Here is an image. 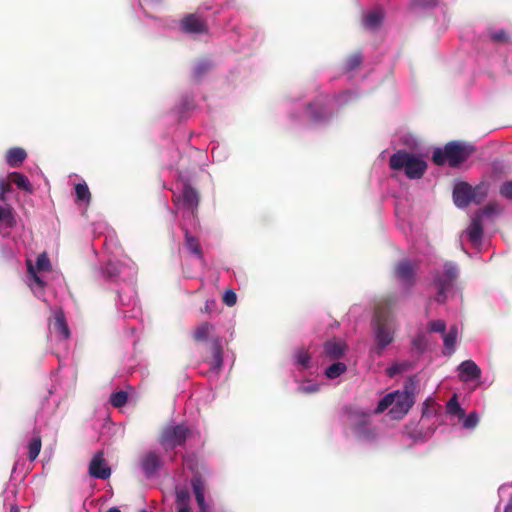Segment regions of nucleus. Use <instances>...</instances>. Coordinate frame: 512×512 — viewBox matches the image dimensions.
<instances>
[{"label": "nucleus", "instance_id": "f257e3e1", "mask_svg": "<svg viewBox=\"0 0 512 512\" xmlns=\"http://www.w3.org/2000/svg\"><path fill=\"white\" fill-rule=\"evenodd\" d=\"M397 298L389 295L379 301L375 307L372 327L375 336V353L381 356L383 350L394 341L396 323L392 309L397 305Z\"/></svg>", "mask_w": 512, "mask_h": 512}, {"label": "nucleus", "instance_id": "f03ea898", "mask_svg": "<svg viewBox=\"0 0 512 512\" xmlns=\"http://www.w3.org/2000/svg\"><path fill=\"white\" fill-rule=\"evenodd\" d=\"M474 152V147L457 141L448 142L444 149L436 148L432 160L436 165L448 162L451 167H459Z\"/></svg>", "mask_w": 512, "mask_h": 512}, {"label": "nucleus", "instance_id": "7ed1b4c3", "mask_svg": "<svg viewBox=\"0 0 512 512\" xmlns=\"http://www.w3.org/2000/svg\"><path fill=\"white\" fill-rule=\"evenodd\" d=\"M389 166L392 170H403L409 179H420L427 169V163L421 157L405 150L392 154Z\"/></svg>", "mask_w": 512, "mask_h": 512}, {"label": "nucleus", "instance_id": "20e7f679", "mask_svg": "<svg viewBox=\"0 0 512 512\" xmlns=\"http://www.w3.org/2000/svg\"><path fill=\"white\" fill-rule=\"evenodd\" d=\"M348 423L359 440L371 442L377 438V429L372 424L370 413L358 409L350 410Z\"/></svg>", "mask_w": 512, "mask_h": 512}, {"label": "nucleus", "instance_id": "39448f33", "mask_svg": "<svg viewBox=\"0 0 512 512\" xmlns=\"http://www.w3.org/2000/svg\"><path fill=\"white\" fill-rule=\"evenodd\" d=\"M190 433V429L184 424L167 425L161 430L158 442L165 451H169L183 446Z\"/></svg>", "mask_w": 512, "mask_h": 512}, {"label": "nucleus", "instance_id": "423d86ee", "mask_svg": "<svg viewBox=\"0 0 512 512\" xmlns=\"http://www.w3.org/2000/svg\"><path fill=\"white\" fill-rule=\"evenodd\" d=\"M414 386V380L410 378L405 385V391H395V402L393 403V407L390 409V413L393 417L400 418L408 413L409 409L414 404V396L412 392Z\"/></svg>", "mask_w": 512, "mask_h": 512}, {"label": "nucleus", "instance_id": "0eeeda50", "mask_svg": "<svg viewBox=\"0 0 512 512\" xmlns=\"http://www.w3.org/2000/svg\"><path fill=\"white\" fill-rule=\"evenodd\" d=\"M458 276V270L452 263H446L444 266V272L441 276L435 278V283L438 287V292L435 300L438 303H444L446 300V291L449 290L454 280Z\"/></svg>", "mask_w": 512, "mask_h": 512}, {"label": "nucleus", "instance_id": "6e6552de", "mask_svg": "<svg viewBox=\"0 0 512 512\" xmlns=\"http://www.w3.org/2000/svg\"><path fill=\"white\" fill-rule=\"evenodd\" d=\"M180 28L187 34H206L208 32L206 20L195 13L186 14L180 21Z\"/></svg>", "mask_w": 512, "mask_h": 512}, {"label": "nucleus", "instance_id": "1a4fd4ad", "mask_svg": "<svg viewBox=\"0 0 512 512\" xmlns=\"http://www.w3.org/2000/svg\"><path fill=\"white\" fill-rule=\"evenodd\" d=\"M415 270L416 266L406 259L395 265L394 275L404 286L410 288L415 284Z\"/></svg>", "mask_w": 512, "mask_h": 512}, {"label": "nucleus", "instance_id": "9d476101", "mask_svg": "<svg viewBox=\"0 0 512 512\" xmlns=\"http://www.w3.org/2000/svg\"><path fill=\"white\" fill-rule=\"evenodd\" d=\"M89 475L96 479H108L111 476V468L106 464L102 451L95 453L89 463Z\"/></svg>", "mask_w": 512, "mask_h": 512}, {"label": "nucleus", "instance_id": "9b49d317", "mask_svg": "<svg viewBox=\"0 0 512 512\" xmlns=\"http://www.w3.org/2000/svg\"><path fill=\"white\" fill-rule=\"evenodd\" d=\"M181 201L183 206L190 210L192 214H195L197 212L199 202H200V195L198 191L191 186L189 183H184L182 192L179 196L173 197V200Z\"/></svg>", "mask_w": 512, "mask_h": 512}, {"label": "nucleus", "instance_id": "f8f14e48", "mask_svg": "<svg viewBox=\"0 0 512 512\" xmlns=\"http://www.w3.org/2000/svg\"><path fill=\"white\" fill-rule=\"evenodd\" d=\"M140 465L145 476L150 478L162 467L163 461L159 453L147 451L142 455Z\"/></svg>", "mask_w": 512, "mask_h": 512}, {"label": "nucleus", "instance_id": "ddd939ff", "mask_svg": "<svg viewBox=\"0 0 512 512\" xmlns=\"http://www.w3.org/2000/svg\"><path fill=\"white\" fill-rule=\"evenodd\" d=\"M472 186L466 182H460L453 189V200L457 207L465 208L470 204Z\"/></svg>", "mask_w": 512, "mask_h": 512}, {"label": "nucleus", "instance_id": "4468645a", "mask_svg": "<svg viewBox=\"0 0 512 512\" xmlns=\"http://www.w3.org/2000/svg\"><path fill=\"white\" fill-rule=\"evenodd\" d=\"M459 379L462 382H469L479 379L481 376V369L472 360H465L458 366Z\"/></svg>", "mask_w": 512, "mask_h": 512}, {"label": "nucleus", "instance_id": "2eb2a0df", "mask_svg": "<svg viewBox=\"0 0 512 512\" xmlns=\"http://www.w3.org/2000/svg\"><path fill=\"white\" fill-rule=\"evenodd\" d=\"M347 346L345 342L340 340H328L324 343V353L330 359H339L341 358Z\"/></svg>", "mask_w": 512, "mask_h": 512}, {"label": "nucleus", "instance_id": "dca6fc26", "mask_svg": "<svg viewBox=\"0 0 512 512\" xmlns=\"http://www.w3.org/2000/svg\"><path fill=\"white\" fill-rule=\"evenodd\" d=\"M467 235L469 240L473 244H479L483 236L482 219L480 215H475L467 229Z\"/></svg>", "mask_w": 512, "mask_h": 512}, {"label": "nucleus", "instance_id": "f3484780", "mask_svg": "<svg viewBox=\"0 0 512 512\" xmlns=\"http://www.w3.org/2000/svg\"><path fill=\"white\" fill-rule=\"evenodd\" d=\"M27 157L26 151L21 147H13L6 152V162L10 167L16 168L21 166Z\"/></svg>", "mask_w": 512, "mask_h": 512}, {"label": "nucleus", "instance_id": "a211bd4d", "mask_svg": "<svg viewBox=\"0 0 512 512\" xmlns=\"http://www.w3.org/2000/svg\"><path fill=\"white\" fill-rule=\"evenodd\" d=\"M176 508L177 512H191L190 493L187 489H176Z\"/></svg>", "mask_w": 512, "mask_h": 512}, {"label": "nucleus", "instance_id": "6ab92c4d", "mask_svg": "<svg viewBox=\"0 0 512 512\" xmlns=\"http://www.w3.org/2000/svg\"><path fill=\"white\" fill-rule=\"evenodd\" d=\"M212 367L221 368L223 364V348L219 338H213L211 341Z\"/></svg>", "mask_w": 512, "mask_h": 512}, {"label": "nucleus", "instance_id": "aec40b11", "mask_svg": "<svg viewBox=\"0 0 512 512\" xmlns=\"http://www.w3.org/2000/svg\"><path fill=\"white\" fill-rule=\"evenodd\" d=\"M458 336L457 326H451L448 332L443 334L444 347L446 352L444 354L451 355L455 351L456 340Z\"/></svg>", "mask_w": 512, "mask_h": 512}, {"label": "nucleus", "instance_id": "412c9836", "mask_svg": "<svg viewBox=\"0 0 512 512\" xmlns=\"http://www.w3.org/2000/svg\"><path fill=\"white\" fill-rule=\"evenodd\" d=\"M7 179L10 181L11 185L15 184L21 190L32 192V185L24 174L20 172H11Z\"/></svg>", "mask_w": 512, "mask_h": 512}, {"label": "nucleus", "instance_id": "4be33fe9", "mask_svg": "<svg viewBox=\"0 0 512 512\" xmlns=\"http://www.w3.org/2000/svg\"><path fill=\"white\" fill-rule=\"evenodd\" d=\"M53 328L61 338L66 340L70 337V330L63 313L60 312L55 315Z\"/></svg>", "mask_w": 512, "mask_h": 512}, {"label": "nucleus", "instance_id": "5701e85b", "mask_svg": "<svg viewBox=\"0 0 512 512\" xmlns=\"http://www.w3.org/2000/svg\"><path fill=\"white\" fill-rule=\"evenodd\" d=\"M214 331V326L208 322H203L197 326L193 332V339L196 342H203L208 340L211 333Z\"/></svg>", "mask_w": 512, "mask_h": 512}, {"label": "nucleus", "instance_id": "b1692460", "mask_svg": "<svg viewBox=\"0 0 512 512\" xmlns=\"http://www.w3.org/2000/svg\"><path fill=\"white\" fill-rule=\"evenodd\" d=\"M0 222L4 223L9 228H13L16 226L17 221L15 213L11 207L0 206Z\"/></svg>", "mask_w": 512, "mask_h": 512}, {"label": "nucleus", "instance_id": "393cba45", "mask_svg": "<svg viewBox=\"0 0 512 512\" xmlns=\"http://www.w3.org/2000/svg\"><path fill=\"white\" fill-rule=\"evenodd\" d=\"M295 363L299 366H301L304 369H307L310 367L311 362V356L309 352L304 348H299L295 351L294 354Z\"/></svg>", "mask_w": 512, "mask_h": 512}, {"label": "nucleus", "instance_id": "a878e982", "mask_svg": "<svg viewBox=\"0 0 512 512\" xmlns=\"http://www.w3.org/2000/svg\"><path fill=\"white\" fill-rule=\"evenodd\" d=\"M41 447L42 441L40 436H34L28 443V458L30 461H34L38 457Z\"/></svg>", "mask_w": 512, "mask_h": 512}, {"label": "nucleus", "instance_id": "bb28decb", "mask_svg": "<svg viewBox=\"0 0 512 512\" xmlns=\"http://www.w3.org/2000/svg\"><path fill=\"white\" fill-rule=\"evenodd\" d=\"M383 14L381 11H372L364 18V25L368 28H378L382 22Z\"/></svg>", "mask_w": 512, "mask_h": 512}, {"label": "nucleus", "instance_id": "cd10ccee", "mask_svg": "<svg viewBox=\"0 0 512 512\" xmlns=\"http://www.w3.org/2000/svg\"><path fill=\"white\" fill-rule=\"evenodd\" d=\"M76 200L89 204L91 201V193L86 183H78L75 186Z\"/></svg>", "mask_w": 512, "mask_h": 512}, {"label": "nucleus", "instance_id": "c85d7f7f", "mask_svg": "<svg viewBox=\"0 0 512 512\" xmlns=\"http://www.w3.org/2000/svg\"><path fill=\"white\" fill-rule=\"evenodd\" d=\"M185 241L189 251L198 257H202V249L197 238L189 234L188 230H185Z\"/></svg>", "mask_w": 512, "mask_h": 512}, {"label": "nucleus", "instance_id": "c756f323", "mask_svg": "<svg viewBox=\"0 0 512 512\" xmlns=\"http://www.w3.org/2000/svg\"><path fill=\"white\" fill-rule=\"evenodd\" d=\"M446 410L448 414L458 416L459 418L465 416L464 410L461 408L456 395L447 402Z\"/></svg>", "mask_w": 512, "mask_h": 512}, {"label": "nucleus", "instance_id": "7c9ffc66", "mask_svg": "<svg viewBox=\"0 0 512 512\" xmlns=\"http://www.w3.org/2000/svg\"><path fill=\"white\" fill-rule=\"evenodd\" d=\"M346 369L347 367L343 362H336L326 369L325 375L330 379H335L342 375Z\"/></svg>", "mask_w": 512, "mask_h": 512}, {"label": "nucleus", "instance_id": "2f4dec72", "mask_svg": "<svg viewBox=\"0 0 512 512\" xmlns=\"http://www.w3.org/2000/svg\"><path fill=\"white\" fill-rule=\"evenodd\" d=\"M362 63V55L358 52L349 55L344 62V70L349 72L358 68Z\"/></svg>", "mask_w": 512, "mask_h": 512}, {"label": "nucleus", "instance_id": "473e14b6", "mask_svg": "<svg viewBox=\"0 0 512 512\" xmlns=\"http://www.w3.org/2000/svg\"><path fill=\"white\" fill-rule=\"evenodd\" d=\"M396 393L392 392L384 396L379 402L374 411V413L379 414L384 412L387 408L393 407V403L395 402Z\"/></svg>", "mask_w": 512, "mask_h": 512}, {"label": "nucleus", "instance_id": "72a5a7b5", "mask_svg": "<svg viewBox=\"0 0 512 512\" xmlns=\"http://www.w3.org/2000/svg\"><path fill=\"white\" fill-rule=\"evenodd\" d=\"M487 196V189L485 185H477L472 187V196L470 197V203H481Z\"/></svg>", "mask_w": 512, "mask_h": 512}, {"label": "nucleus", "instance_id": "f704fd0d", "mask_svg": "<svg viewBox=\"0 0 512 512\" xmlns=\"http://www.w3.org/2000/svg\"><path fill=\"white\" fill-rule=\"evenodd\" d=\"M128 400V394L125 391H118L112 393L110 396V403L116 408H120L126 404Z\"/></svg>", "mask_w": 512, "mask_h": 512}, {"label": "nucleus", "instance_id": "c9c22d12", "mask_svg": "<svg viewBox=\"0 0 512 512\" xmlns=\"http://www.w3.org/2000/svg\"><path fill=\"white\" fill-rule=\"evenodd\" d=\"M210 67L211 65L207 61L198 62L193 68L192 77L195 80L201 79V77H203L208 72Z\"/></svg>", "mask_w": 512, "mask_h": 512}, {"label": "nucleus", "instance_id": "e433bc0d", "mask_svg": "<svg viewBox=\"0 0 512 512\" xmlns=\"http://www.w3.org/2000/svg\"><path fill=\"white\" fill-rule=\"evenodd\" d=\"M104 276L109 280H115L120 275V268L117 264L108 262L103 270Z\"/></svg>", "mask_w": 512, "mask_h": 512}, {"label": "nucleus", "instance_id": "4c0bfd02", "mask_svg": "<svg viewBox=\"0 0 512 512\" xmlns=\"http://www.w3.org/2000/svg\"><path fill=\"white\" fill-rule=\"evenodd\" d=\"M36 271H50L51 270V263L49 258L47 257L46 253H41L38 255L36 259Z\"/></svg>", "mask_w": 512, "mask_h": 512}, {"label": "nucleus", "instance_id": "58836bf2", "mask_svg": "<svg viewBox=\"0 0 512 512\" xmlns=\"http://www.w3.org/2000/svg\"><path fill=\"white\" fill-rule=\"evenodd\" d=\"M26 265H27V271L29 273V275L31 276V278L33 279V281L39 286V287H44L45 286V282L43 281V279L37 274V271L34 267V265L32 264V261L31 260H27L26 261Z\"/></svg>", "mask_w": 512, "mask_h": 512}, {"label": "nucleus", "instance_id": "ea45409f", "mask_svg": "<svg viewBox=\"0 0 512 512\" xmlns=\"http://www.w3.org/2000/svg\"><path fill=\"white\" fill-rule=\"evenodd\" d=\"M439 4V0H413L411 6L413 8L430 9Z\"/></svg>", "mask_w": 512, "mask_h": 512}, {"label": "nucleus", "instance_id": "a19ab883", "mask_svg": "<svg viewBox=\"0 0 512 512\" xmlns=\"http://www.w3.org/2000/svg\"><path fill=\"white\" fill-rule=\"evenodd\" d=\"M191 486H192V489H193V492H194L195 495L197 493H204L205 492V484H204V481H203V479H202V477L200 475H195L191 479Z\"/></svg>", "mask_w": 512, "mask_h": 512}, {"label": "nucleus", "instance_id": "79ce46f5", "mask_svg": "<svg viewBox=\"0 0 512 512\" xmlns=\"http://www.w3.org/2000/svg\"><path fill=\"white\" fill-rule=\"evenodd\" d=\"M490 39L496 43H506L509 41V36L505 30L501 29L491 32Z\"/></svg>", "mask_w": 512, "mask_h": 512}, {"label": "nucleus", "instance_id": "37998d69", "mask_svg": "<svg viewBox=\"0 0 512 512\" xmlns=\"http://www.w3.org/2000/svg\"><path fill=\"white\" fill-rule=\"evenodd\" d=\"M431 332L444 334L446 332V323L443 320H433L428 325Z\"/></svg>", "mask_w": 512, "mask_h": 512}, {"label": "nucleus", "instance_id": "c03bdc74", "mask_svg": "<svg viewBox=\"0 0 512 512\" xmlns=\"http://www.w3.org/2000/svg\"><path fill=\"white\" fill-rule=\"evenodd\" d=\"M12 191V185L10 181L7 180H0V201H5L6 195Z\"/></svg>", "mask_w": 512, "mask_h": 512}, {"label": "nucleus", "instance_id": "a18cd8bd", "mask_svg": "<svg viewBox=\"0 0 512 512\" xmlns=\"http://www.w3.org/2000/svg\"><path fill=\"white\" fill-rule=\"evenodd\" d=\"M478 415L475 412L470 413L465 419L463 426L467 429H472L478 424Z\"/></svg>", "mask_w": 512, "mask_h": 512}, {"label": "nucleus", "instance_id": "49530a36", "mask_svg": "<svg viewBox=\"0 0 512 512\" xmlns=\"http://www.w3.org/2000/svg\"><path fill=\"white\" fill-rule=\"evenodd\" d=\"M435 412H436V408H435L434 402L431 399H427L424 402L422 417H429V416L435 414Z\"/></svg>", "mask_w": 512, "mask_h": 512}, {"label": "nucleus", "instance_id": "de8ad7c7", "mask_svg": "<svg viewBox=\"0 0 512 512\" xmlns=\"http://www.w3.org/2000/svg\"><path fill=\"white\" fill-rule=\"evenodd\" d=\"M236 301H237V295L234 291L232 290H228L225 292L224 296H223V302L229 306V307H232L236 304Z\"/></svg>", "mask_w": 512, "mask_h": 512}, {"label": "nucleus", "instance_id": "09e8293b", "mask_svg": "<svg viewBox=\"0 0 512 512\" xmlns=\"http://www.w3.org/2000/svg\"><path fill=\"white\" fill-rule=\"evenodd\" d=\"M319 389L318 385L309 383L307 385H300L297 388V392L301 394H312L317 392Z\"/></svg>", "mask_w": 512, "mask_h": 512}, {"label": "nucleus", "instance_id": "8fccbe9b", "mask_svg": "<svg viewBox=\"0 0 512 512\" xmlns=\"http://www.w3.org/2000/svg\"><path fill=\"white\" fill-rule=\"evenodd\" d=\"M500 194L508 199H512V181H507L502 184Z\"/></svg>", "mask_w": 512, "mask_h": 512}, {"label": "nucleus", "instance_id": "3c124183", "mask_svg": "<svg viewBox=\"0 0 512 512\" xmlns=\"http://www.w3.org/2000/svg\"><path fill=\"white\" fill-rule=\"evenodd\" d=\"M405 367H406L405 364H394L387 369V374L390 377H393V376L401 373L402 371H404Z\"/></svg>", "mask_w": 512, "mask_h": 512}, {"label": "nucleus", "instance_id": "603ef678", "mask_svg": "<svg viewBox=\"0 0 512 512\" xmlns=\"http://www.w3.org/2000/svg\"><path fill=\"white\" fill-rule=\"evenodd\" d=\"M496 209L495 206L492 204L487 205L483 209H480L476 212L475 215H480L481 219H483L484 216H490L493 213H495Z\"/></svg>", "mask_w": 512, "mask_h": 512}, {"label": "nucleus", "instance_id": "864d4df0", "mask_svg": "<svg viewBox=\"0 0 512 512\" xmlns=\"http://www.w3.org/2000/svg\"><path fill=\"white\" fill-rule=\"evenodd\" d=\"M496 209L495 206L492 204L487 205L483 209H480L476 212L475 215H480L481 219H483L484 216H490L493 213H495Z\"/></svg>", "mask_w": 512, "mask_h": 512}, {"label": "nucleus", "instance_id": "5fc2aeb1", "mask_svg": "<svg viewBox=\"0 0 512 512\" xmlns=\"http://www.w3.org/2000/svg\"><path fill=\"white\" fill-rule=\"evenodd\" d=\"M413 345L418 350L423 351L425 349V347H426V342H425L424 337L420 336V337H417L416 339H414L413 340Z\"/></svg>", "mask_w": 512, "mask_h": 512}, {"label": "nucleus", "instance_id": "6e6d98bb", "mask_svg": "<svg viewBox=\"0 0 512 512\" xmlns=\"http://www.w3.org/2000/svg\"><path fill=\"white\" fill-rule=\"evenodd\" d=\"M197 504L205 500L204 493H197L195 495Z\"/></svg>", "mask_w": 512, "mask_h": 512}, {"label": "nucleus", "instance_id": "4d7b16f0", "mask_svg": "<svg viewBox=\"0 0 512 512\" xmlns=\"http://www.w3.org/2000/svg\"><path fill=\"white\" fill-rule=\"evenodd\" d=\"M504 512H512V500L507 504Z\"/></svg>", "mask_w": 512, "mask_h": 512}, {"label": "nucleus", "instance_id": "13d9d810", "mask_svg": "<svg viewBox=\"0 0 512 512\" xmlns=\"http://www.w3.org/2000/svg\"><path fill=\"white\" fill-rule=\"evenodd\" d=\"M199 512H208V505L206 504L205 506H200Z\"/></svg>", "mask_w": 512, "mask_h": 512}, {"label": "nucleus", "instance_id": "bf43d9fd", "mask_svg": "<svg viewBox=\"0 0 512 512\" xmlns=\"http://www.w3.org/2000/svg\"><path fill=\"white\" fill-rule=\"evenodd\" d=\"M107 512H121V510L118 507H111L107 510Z\"/></svg>", "mask_w": 512, "mask_h": 512}, {"label": "nucleus", "instance_id": "052dcab7", "mask_svg": "<svg viewBox=\"0 0 512 512\" xmlns=\"http://www.w3.org/2000/svg\"><path fill=\"white\" fill-rule=\"evenodd\" d=\"M10 512H20L17 506H12Z\"/></svg>", "mask_w": 512, "mask_h": 512}, {"label": "nucleus", "instance_id": "680f3d73", "mask_svg": "<svg viewBox=\"0 0 512 512\" xmlns=\"http://www.w3.org/2000/svg\"><path fill=\"white\" fill-rule=\"evenodd\" d=\"M205 505H206L205 500H204L203 502L198 503V507H200V506H205Z\"/></svg>", "mask_w": 512, "mask_h": 512}, {"label": "nucleus", "instance_id": "e2e57ef3", "mask_svg": "<svg viewBox=\"0 0 512 512\" xmlns=\"http://www.w3.org/2000/svg\"><path fill=\"white\" fill-rule=\"evenodd\" d=\"M140 512H148V511H146V510H141Z\"/></svg>", "mask_w": 512, "mask_h": 512}]
</instances>
